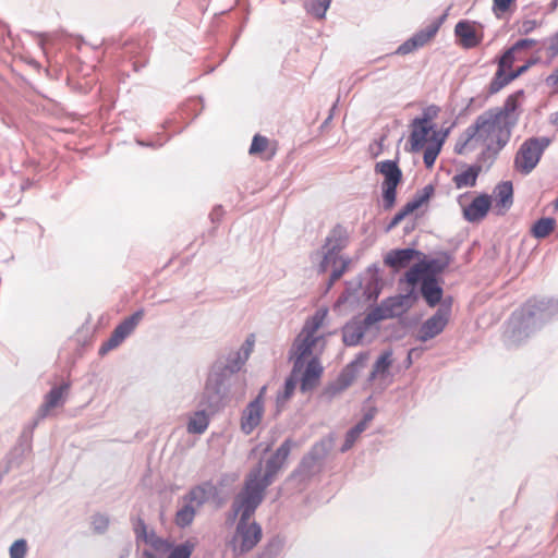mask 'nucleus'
Listing matches in <instances>:
<instances>
[{"instance_id":"obj_1","label":"nucleus","mask_w":558,"mask_h":558,"mask_svg":"<svg viewBox=\"0 0 558 558\" xmlns=\"http://www.w3.org/2000/svg\"><path fill=\"white\" fill-rule=\"evenodd\" d=\"M291 450V441L286 440L267 461L265 470L259 462L248 473L244 488L235 497L232 508L240 521L233 538V549L243 554L251 550L260 541L262 529L256 523L247 524V519L254 513L264 499L265 489L272 483L276 474L282 468Z\"/></svg>"},{"instance_id":"obj_2","label":"nucleus","mask_w":558,"mask_h":558,"mask_svg":"<svg viewBox=\"0 0 558 558\" xmlns=\"http://www.w3.org/2000/svg\"><path fill=\"white\" fill-rule=\"evenodd\" d=\"M521 95L522 92H518L509 96L501 108L487 110L474 121L488 157L497 155L509 142L519 119L518 97Z\"/></svg>"},{"instance_id":"obj_3","label":"nucleus","mask_w":558,"mask_h":558,"mask_svg":"<svg viewBox=\"0 0 558 558\" xmlns=\"http://www.w3.org/2000/svg\"><path fill=\"white\" fill-rule=\"evenodd\" d=\"M253 348V341L247 339L245 344L236 352L229 354L226 364L218 362L214 365L203 393L202 403L208 409H217L226 392L228 377L242 367L248 359Z\"/></svg>"},{"instance_id":"obj_4","label":"nucleus","mask_w":558,"mask_h":558,"mask_svg":"<svg viewBox=\"0 0 558 558\" xmlns=\"http://www.w3.org/2000/svg\"><path fill=\"white\" fill-rule=\"evenodd\" d=\"M326 316V308L318 310L305 322L301 332L295 338L291 350L294 374L304 367L306 360L317 357L323 352L325 338L319 333V329Z\"/></svg>"},{"instance_id":"obj_5","label":"nucleus","mask_w":558,"mask_h":558,"mask_svg":"<svg viewBox=\"0 0 558 558\" xmlns=\"http://www.w3.org/2000/svg\"><path fill=\"white\" fill-rule=\"evenodd\" d=\"M345 246V238L340 229H335L326 239V243L319 253L322 259L318 265L320 272L331 270V282L338 280L347 267V263L341 258L340 251Z\"/></svg>"},{"instance_id":"obj_6","label":"nucleus","mask_w":558,"mask_h":558,"mask_svg":"<svg viewBox=\"0 0 558 558\" xmlns=\"http://www.w3.org/2000/svg\"><path fill=\"white\" fill-rule=\"evenodd\" d=\"M415 298L411 293L388 298L368 312L366 323L376 324L385 319L400 316L412 307Z\"/></svg>"},{"instance_id":"obj_7","label":"nucleus","mask_w":558,"mask_h":558,"mask_svg":"<svg viewBox=\"0 0 558 558\" xmlns=\"http://www.w3.org/2000/svg\"><path fill=\"white\" fill-rule=\"evenodd\" d=\"M536 45V40L525 38L514 43L504 54L499 58L498 70H513V63L519 61L522 64L518 65L514 70H529L534 65V60L529 57L530 51Z\"/></svg>"},{"instance_id":"obj_8","label":"nucleus","mask_w":558,"mask_h":558,"mask_svg":"<svg viewBox=\"0 0 558 558\" xmlns=\"http://www.w3.org/2000/svg\"><path fill=\"white\" fill-rule=\"evenodd\" d=\"M549 145V140L530 138L525 141L517 153L514 166L523 174L530 173L538 163L544 149Z\"/></svg>"},{"instance_id":"obj_9","label":"nucleus","mask_w":558,"mask_h":558,"mask_svg":"<svg viewBox=\"0 0 558 558\" xmlns=\"http://www.w3.org/2000/svg\"><path fill=\"white\" fill-rule=\"evenodd\" d=\"M375 171L384 177L383 198L385 206L390 208L396 202V189L401 182L402 172L398 165L391 160L377 162Z\"/></svg>"},{"instance_id":"obj_10","label":"nucleus","mask_w":558,"mask_h":558,"mask_svg":"<svg viewBox=\"0 0 558 558\" xmlns=\"http://www.w3.org/2000/svg\"><path fill=\"white\" fill-rule=\"evenodd\" d=\"M449 262L450 258L447 254H440L430 259L424 258L408 270L405 274L407 281L409 284L415 286L425 276L435 278L449 265Z\"/></svg>"},{"instance_id":"obj_11","label":"nucleus","mask_w":558,"mask_h":558,"mask_svg":"<svg viewBox=\"0 0 558 558\" xmlns=\"http://www.w3.org/2000/svg\"><path fill=\"white\" fill-rule=\"evenodd\" d=\"M457 201L462 208L464 219L472 223L482 221L492 207L490 196L487 194L477 195L470 204L466 203L465 195H460Z\"/></svg>"},{"instance_id":"obj_12","label":"nucleus","mask_w":558,"mask_h":558,"mask_svg":"<svg viewBox=\"0 0 558 558\" xmlns=\"http://www.w3.org/2000/svg\"><path fill=\"white\" fill-rule=\"evenodd\" d=\"M266 387H263L258 396L251 401L242 411L240 426L245 435H250L262 422L264 415V393Z\"/></svg>"},{"instance_id":"obj_13","label":"nucleus","mask_w":558,"mask_h":558,"mask_svg":"<svg viewBox=\"0 0 558 558\" xmlns=\"http://www.w3.org/2000/svg\"><path fill=\"white\" fill-rule=\"evenodd\" d=\"M366 357L360 356L353 361L338 377L337 381L325 388L323 396L328 400L345 390L356 378L357 373L364 366Z\"/></svg>"},{"instance_id":"obj_14","label":"nucleus","mask_w":558,"mask_h":558,"mask_svg":"<svg viewBox=\"0 0 558 558\" xmlns=\"http://www.w3.org/2000/svg\"><path fill=\"white\" fill-rule=\"evenodd\" d=\"M477 150L484 157L488 156L484 146V140L480 136V131L473 123L458 138L454 151L459 155H469Z\"/></svg>"},{"instance_id":"obj_15","label":"nucleus","mask_w":558,"mask_h":558,"mask_svg":"<svg viewBox=\"0 0 558 558\" xmlns=\"http://www.w3.org/2000/svg\"><path fill=\"white\" fill-rule=\"evenodd\" d=\"M442 20L444 16L433 21L424 28L417 31L411 38H409L407 41L400 45L395 53L407 54L420 47H423L437 34Z\"/></svg>"},{"instance_id":"obj_16","label":"nucleus","mask_w":558,"mask_h":558,"mask_svg":"<svg viewBox=\"0 0 558 558\" xmlns=\"http://www.w3.org/2000/svg\"><path fill=\"white\" fill-rule=\"evenodd\" d=\"M136 532L149 546V548L145 549L143 553L145 558H165L172 547L169 542L156 536L155 533H147L144 523H141V527L136 529Z\"/></svg>"},{"instance_id":"obj_17","label":"nucleus","mask_w":558,"mask_h":558,"mask_svg":"<svg viewBox=\"0 0 558 558\" xmlns=\"http://www.w3.org/2000/svg\"><path fill=\"white\" fill-rule=\"evenodd\" d=\"M136 532L149 546V548L145 549L143 553L145 558H165L172 547L169 542L156 536L155 533H147L144 523H141V527L136 529Z\"/></svg>"},{"instance_id":"obj_18","label":"nucleus","mask_w":558,"mask_h":558,"mask_svg":"<svg viewBox=\"0 0 558 558\" xmlns=\"http://www.w3.org/2000/svg\"><path fill=\"white\" fill-rule=\"evenodd\" d=\"M144 316L143 311H137L131 317L121 323L113 331L109 340L101 347L100 353L117 348L136 327Z\"/></svg>"},{"instance_id":"obj_19","label":"nucleus","mask_w":558,"mask_h":558,"mask_svg":"<svg viewBox=\"0 0 558 558\" xmlns=\"http://www.w3.org/2000/svg\"><path fill=\"white\" fill-rule=\"evenodd\" d=\"M449 320V310L440 308L430 318H428L420 328L418 340L425 342L438 336L447 326Z\"/></svg>"},{"instance_id":"obj_20","label":"nucleus","mask_w":558,"mask_h":558,"mask_svg":"<svg viewBox=\"0 0 558 558\" xmlns=\"http://www.w3.org/2000/svg\"><path fill=\"white\" fill-rule=\"evenodd\" d=\"M323 374V367L318 357L306 360L304 367L298 372V378L301 381V390L303 392L313 390L319 383Z\"/></svg>"},{"instance_id":"obj_21","label":"nucleus","mask_w":558,"mask_h":558,"mask_svg":"<svg viewBox=\"0 0 558 558\" xmlns=\"http://www.w3.org/2000/svg\"><path fill=\"white\" fill-rule=\"evenodd\" d=\"M498 215H504L513 204V186L510 181L498 183L489 195Z\"/></svg>"},{"instance_id":"obj_22","label":"nucleus","mask_w":558,"mask_h":558,"mask_svg":"<svg viewBox=\"0 0 558 558\" xmlns=\"http://www.w3.org/2000/svg\"><path fill=\"white\" fill-rule=\"evenodd\" d=\"M433 140H437V133L434 131L433 125L424 124L421 121L412 122L410 136L411 150L418 151Z\"/></svg>"},{"instance_id":"obj_23","label":"nucleus","mask_w":558,"mask_h":558,"mask_svg":"<svg viewBox=\"0 0 558 558\" xmlns=\"http://www.w3.org/2000/svg\"><path fill=\"white\" fill-rule=\"evenodd\" d=\"M511 336L510 340L512 343L521 342L524 338L529 337L531 331L536 329V320L532 314L525 315H513L510 322Z\"/></svg>"},{"instance_id":"obj_24","label":"nucleus","mask_w":558,"mask_h":558,"mask_svg":"<svg viewBox=\"0 0 558 558\" xmlns=\"http://www.w3.org/2000/svg\"><path fill=\"white\" fill-rule=\"evenodd\" d=\"M374 324L366 323L364 319H353L343 328V341L348 345H356L362 340L366 329Z\"/></svg>"},{"instance_id":"obj_25","label":"nucleus","mask_w":558,"mask_h":558,"mask_svg":"<svg viewBox=\"0 0 558 558\" xmlns=\"http://www.w3.org/2000/svg\"><path fill=\"white\" fill-rule=\"evenodd\" d=\"M421 255V252L413 248L393 250L385 256V264L396 269L404 268Z\"/></svg>"},{"instance_id":"obj_26","label":"nucleus","mask_w":558,"mask_h":558,"mask_svg":"<svg viewBox=\"0 0 558 558\" xmlns=\"http://www.w3.org/2000/svg\"><path fill=\"white\" fill-rule=\"evenodd\" d=\"M422 282L421 293L429 306L438 304L442 298V288L434 277L425 276L420 280Z\"/></svg>"},{"instance_id":"obj_27","label":"nucleus","mask_w":558,"mask_h":558,"mask_svg":"<svg viewBox=\"0 0 558 558\" xmlns=\"http://www.w3.org/2000/svg\"><path fill=\"white\" fill-rule=\"evenodd\" d=\"M454 34L464 48H473L480 44L475 28L469 21L458 22L454 27Z\"/></svg>"},{"instance_id":"obj_28","label":"nucleus","mask_w":558,"mask_h":558,"mask_svg":"<svg viewBox=\"0 0 558 558\" xmlns=\"http://www.w3.org/2000/svg\"><path fill=\"white\" fill-rule=\"evenodd\" d=\"M69 390V385L64 384L59 387L52 388L46 396L44 404L40 407L39 414L45 417L49 411L64 402L65 396Z\"/></svg>"},{"instance_id":"obj_29","label":"nucleus","mask_w":558,"mask_h":558,"mask_svg":"<svg viewBox=\"0 0 558 558\" xmlns=\"http://www.w3.org/2000/svg\"><path fill=\"white\" fill-rule=\"evenodd\" d=\"M216 494V488L209 484L205 483L193 488L184 499L187 500L191 505H193L197 510L209 500Z\"/></svg>"},{"instance_id":"obj_30","label":"nucleus","mask_w":558,"mask_h":558,"mask_svg":"<svg viewBox=\"0 0 558 558\" xmlns=\"http://www.w3.org/2000/svg\"><path fill=\"white\" fill-rule=\"evenodd\" d=\"M481 169L477 167H468L452 177L456 189L473 187L476 184Z\"/></svg>"},{"instance_id":"obj_31","label":"nucleus","mask_w":558,"mask_h":558,"mask_svg":"<svg viewBox=\"0 0 558 558\" xmlns=\"http://www.w3.org/2000/svg\"><path fill=\"white\" fill-rule=\"evenodd\" d=\"M250 154H263V159L270 160L276 154V147L271 145L267 137L262 135H255L250 147Z\"/></svg>"},{"instance_id":"obj_32","label":"nucleus","mask_w":558,"mask_h":558,"mask_svg":"<svg viewBox=\"0 0 558 558\" xmlns=\"http://www.w3.org/2000/svg\"><path fill=\"white\" fill-rule=\"evenodd\" d=\"M392 364V353L390 351L384 352L375 362L373 371L371 372L369 379L385 378L388 375L389 368Z\"/></svg>"},{"instance_id":"obj_33","label":"nucleus","mask_w":558,"mask_h":558,"mask_svg":"<svg viewBox=\"0 0 558 558\" xmlns=\"http://www.w3.org/2000/svg\"><path fill=\"white\" fill-rule=\"evenodd\" d=\"M209 425V415L205 410L194 412L187 423L190 434H203Z\"/></svg>"},{"instance_id":"obj_34","label":"nucleus","mask_w":558,"mask_h":558,"mask_svg":"<svg viewBox=\"0 0 558 558\" xmlns=\"http://www.w3.org/2000/svg\"><path fill=\"white\" fill-rule=\"evenodd\" d=\"M367 282L365 284V293L367 299H377L381 290V281L377 268L369 267L366 271Z\"/></svg>"},{"instance_id":"obj_35","label":"nucleus","mask_w":558,"mask_h":558,"mask_svg":"<svg viewBox=\"0 0 558 558\" xmlns=\"http://www.w3.org/2000/svg\"><path fill=\"white\" fill-rule=\"evenodd\" d=\"M197 509L191 505L187 500L183 499L182 507L177 511L175 523L177 525L184 527L190 525L195 517Z\"/></svg>"},{"instance_id":"obj_36","label":"nucleus","mask_w":558,"mask_h":558,"mask_svg":"<svg viewBox=\"0 0 558 558\" xmlns=\"http://www.w3.org/2000/svg\"><path fill=\"white\" fill-rule=\"evenodd\" d=\"M522 72H496V76L489 85V94H496L515 80Z\"/></svg>"},{"instance_id":"obj_37","label":"nucleus","mask_w":558,"mask_h":558,"mask_svg":"<svg viewBox=\"0 0 558 558\" xmlns=\"http://www.w3.org/2000/svg\"><path fill=\"white\" fill-rule=\"evenodd\" d=\"M331 0H303L304 8L307 13L323 19L330 5Z\"/></svg>"},{"instance_id":"obj_38","label":"nucleus","mask_w":558,"mask_h":558,"mask_svg":"<svg viewBox=\"0 0 558 558\" xmlns=\"http://www.w3.org/2000/svg\"><path fill=\"white\" fill-rule=\"evenodd\" d=\"M299 378L298 373L294 374V368L292 369L291 376L286 380L284 389L281 393L277 397V404L278 407L283 405L290 397L293 395L296 385H298Z\"/></svg>"},{"instance_id":"obj_39","label":"nucleus","mask_w":558,"mask_h":558,"mask_svg":"<svg viewBox=\"0 0 558 558\" xmlns=\"http://www.w3.org/2000/svg\"><path fill=\"white\" fill-rule=\"evenodd\" d=\"M442 142L439 140H433L425 145L424 150V163L427 168H432L435 163V160L440 151Z\"/></svg>"},{"instance_id":"obj_40","label":"nucleus","mask_w":558,"mask_h":558,"mask_svg":"<svg viewBox=\"0 0 558 558\" xmlns=\"http://www.w3.org/2000/svg\"><path fill=\"white\" fill-rule=\"evenodd\" d=\"M555 227V220L553 218H542L535 222L533 227V235L535 238L542 239L547 236Z\"/></svg>"},{"instance_id":"obj_41","label":"nucleus","mask_w":558,"mask_h":558,"mask_svg":"<svg viewBox=\"0 0 558 558\" xmlns=\"http://www.w3.org/2000/svg\"><path fill=\"white\" fill-rule=\"evenodd\" d=\"M194 549V544L191 542H185L175 547H171L169 553L167 554V558H190Z\"/></svg>"},{"instance_id":"obj_42","label":"nucleus","mask_w":558,"mask_h":558,"mask_svg":"<svg viewBox=\"0 0 558 558\" xmlns=\"http://www.w3.org/2000/svg\"><path fill=\"white\" fill-rule=\"evenodd\" d=\"M27 33L37 39V44L44 53H46L47 46H52L58 38L57 33H35L31 31Z\"/></svg>"},{"instance_id":"obj_43","label":"nucleus","mask_w":558,"mask_h":558,"mask_svg":"<svg viewBox=\"0 0 558 558\" xmlns=\"http://www.w3.org/2000/svg\"><path fill=\"white\" fill-rule=\"evenodd\" d=\"M27 551V543L25 539H16L10 546V558H25Z\"/></svg>"},{"instance_id":"obj_44","label":"nucleus","mask_w":558,"mask_h":558,"mask_svg":"<svg viewBox=\"0 0 558 558\" xmlns=\"http://www.w3.org/2000/svg\"><path fill=\"white\" fill-rule=\"evenodd\" d=\"M438 111L439 109L436 106H429L424 109L421 118H416L413 121H421L424 124L433 125L432 121L437 117Z\"/></svg>"},{"instance_id":"obj_45","label":"nucleus","mask_w":558,"mask_h":558,"mask_svg":"<svg viewBox=\"0 0 558 558\" xmlns=\"http://www.w3.org/2000/svg\"><path fill=\"white\" fill-rule=\"evenodd\" d=\"M514 0H493V11L498 16L500 13H505L509 10L510 4Z\"/></svg>"},{"instance_id":"obj_46","label":"nucleus","mask_w":558,"mask_h":558,"mask_svg":"<svg viewBox=\"0 0 558 558\" xmlns=\"http://www.w3.org/2000/svg\"><path fill=\"white\" fill-rule=\"evenodd\" d=\"M93 525L96 531L104 532L109 525V520L106 515L97 514L93 518Z\"/></svg>"},{"instance_id":"obj_47","label":"nucleus","mask_w":558,"mask_h":558,"mask_svg":"<svg viewBox=\"0 0 558 558\" xmlns=\"http://www.w3.org/2000/svg\"><path fill=\"white\" fill-rule=\"evenodd\" d=\"M537 26V22L535 20H525L522 22L520 26V31L524 34H529L533 32Z\"/></svg>"},{"instance_id":"obj_48","label":"nucleus","mask_w":558,"mask_h":558,"mask_svg":"<svg viewBox=\"0 0 558 558\" xmlns=\"http://www.w3.org/2000/svg\"><path fill=\"white\" fill-rule=\"evenodd\" d=\"M372 420V415H366L363 421L357 423L352 429L360 436L367 426V423Z\"/></svg>"},{"instance_id":"obj_49","label":"nucleus","mask_w":558,"mask_h":558,"mask_svg":"<svg viewBox=\"0 0 558 558\" xmlns=\"http://www.w3.org/2000/svg\"><path fill=\"white\" fill-rule=\"evenodd\" d=\"M546 84L553 88V90L557 92L558 90V72L557 73H554V74H550L547 78H546Z\"/></svg>"},{"instance_id":"obj_50","label":"nucleus","mask_w":558,"mask_h":558,"mask_svg":"<svg viewBox=\"0 0 558 558\" xmlns=\"http://www.w3.org/2000/svg\"><path fill=\"white\" fill-rule=\"evenodd\" d=\"M404 217H405V213L399 211V213H398V214L392 218V220L390 221V223L388 225L387 230H391L392 228H395L396 226H398Z\"/></svg>"},{"instance_id":"obj_51","label":"nucleus","mask_w":558,"mask_h":558,"mask_svg":"<svg viewBox=\"0 0 558 558\" xmlns=\"http://www.w3.org/2000/svg\"><path fill=\"white\" fill-rule=\"evenodd\" d=\"M418 206H420V202L413 201V202L408 203L401 211L405 213V216H407V215L413 213L416 208H418Z\"/></svg>"},{"instance_id":"obj_52","label":"nucleus","mask_w":558,"mask_h":558,"mask_svg":"<svg viewBox=\"0 0 558 558\" xmlns=\"http://www.w3.org/2000/svg\"><path fill=\"white\" fill-rule=\"evenodd\" d=\"M10 32L8 29V26L0 22V45H5V36H9Z\"/></svg>"},{"instance_id":"obj_53","label":"nucleus","mask_w":558,"mask_h":558,"mask_svg":"<svg viewBox=\"0 0 558 558\" xmlns=\"http://www.w3.org/2000/svg\"><path fill=\"white\" fill-rule=\"evenodd\" d=\"M347 439H349L350 441H353L355 442L356 439L359 438V435L351 428L348 433H347V436H345Z\"/></svg>"},{"instance_id":"obj_54","label":"nucleus","mask_w":558,"mask_h":558,"mask_svg":"<svg viewBox=\"0 0 558 558\" xmlns=\"http://www.w3.org/2000/svg\"><path fill=\"white\" fill-rule=\"evenodd\" d=\"M353 445H354V442H353V441H350L349 439H347V438H345L344 444H343V446L341 447V451H342V452L348 451V450H349Z\"/></svg>"},{"instance_id":"obj_55","label":"nucleus","mask_w":558,"mask_h":558,"mask_svg":"<svg viewBox=\"0 0 558 558\" xmlns=\"http://www.w3.org/2000/svg\"><path fill=\"white\" fill-rule=\"evenodd\" d=\"M556 207L558 208V199L556 201Z\"/></svg>"}]
</instances>
